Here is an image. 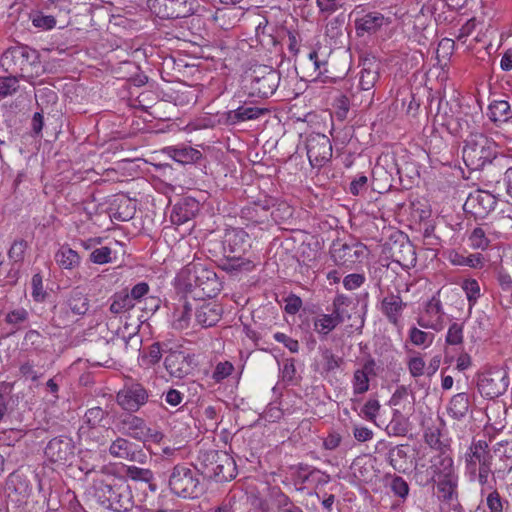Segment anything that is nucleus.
Instances as JSON below:
<instances>
[{"mask_svg":"<svg viewBox=\"0 0 512 512\" xmlns=\"http://www.w3.org/2000/svg\"><path fill=\"white\" fill-rule=\"evenodd\" d=\"M179 279L186 290L199 299L213 298L222 289V283L213 268L201 260L187 264L179 273Z\"/></svg>","mask_w":512,"mask_h":512,"instance_id":"f257e3e1","label":"nucleus"},{"mask_svg":"<svg viewBox=\"0 0 512 512\" xmlns=\"http://www.w3.org/2000/svg\"><path fill=\"white\" fill-rule=\"evenodd\" d=\"M96 501L106 509L115 512H127L134 506L129 484L122 478L108 480L96 479L93 484Z\"/></svg>","mask_w":512,"mask_h":512,"instance_id":"f03ea898","label":"nucleus"},{"mask_svg":"<svg viewBox=\"0 0 512 512\" xmlns=\"http://www.w3.org/2000/svg\"><path fill=\"white\" fill-rule=\"evenodd\" d=\"M196 467L203 478L215 482H227L236 477L235 460L228 453L217 450L200 451Z\"/></svg>","mask_w":512,"mask_h":512,"instance_id":"7ed1b4c3","label":"nucleus"},{"mask_svg":"<svg viewBox=\"0 0 512 512\" xmlns=\"http://www.w3.org/2000/svg\"><path fill=\"white\" fill-rule=\"evenodd\" d=\"M201 473L194 467L181 463L168 471V487L172 494L184 499H196L206 490L200 480Z\"/></svg>","mask_w":512,"mask_h":512,"instance_id":"20e7f679","label":"nucleus"},{"mask_svg":"<svg viewBox=\"0 0 512 512\" xmlns=\"http://www.w3.org/2000/svg\"><path fill=\"white\" fill-rule=\"evenodd\" d=\"M245 89L252 97L268 98L272 96L278 88L281 89L284 96H296L297 93L286 90V80L281 84L280 72L276 69L260 65L255 67L245 79Z\"/></svg>","mask_w":512,"mask_h":512,"instance_id":"39448f33","label":"nucleus"},{"mask_svg":"<svg viewBox=\"0 0 512 512\" xmlns=\"http://www.w3.org/2000/svg\"><path fill=\"white\" fill-rule=\"evenodd\" d=\"M496 155L495 142L483 133L471 132L467 135L462 149V158L469 169L482 170L487 164L492 165Z\"/></svg>","mask_w":512,"mask_h":512,"instance_id":"423d86ee","label":"nucleus"},{"mask_svg":"<svg viewBox=\"0 0 512 512\" xmlns=\"http://www.w3.org/2000/svg\"><path fill=\"white\" fill-rule=\"evenodd\" d=\"M89 308L88 294L77 286L67 293L63 302L54 305L51 323L57 328L68 327L76 318L84 316Z\"/></svg>","mask_w":512,"mask_h":512,"instance_id":"0eeeda50","label":"nucleus"},{"mask_svg":"<svg viewBox=\"0 0 512 512\" xmlns=\"http://www.w3.org/2000/svg\"><path fill=\"white\" fill-rule=\"evenodd\" d=\"M0 63L7 72L23 78L33 77L35 68L40 65L39 53L27 45L18 44L3 53Z\"/></svg>","mask_w":512,"mask_h":512,"instance_id":"6e6552de","label":"nucleus"},{"mask_svg":"<svg viewBox=\"0 0 512 512\" xmlns=\"http://www.w3.org/2000/svg\"><path fill=\"white\" fill-rule=\"evenodd\" d=\"M493 456L490 452L489 445L484 440L474 441L470 445L465 455L467 469L475 474L477 463L478 466V482L484 487L488 484L489 474L493 473L492 466Z\"/></svg>","mask_w":512,"mask_h":512,"instance_id":"1a4fd4ad","label":"nucleus"},{"mask_svg":"<svg viewBox=\"0 0 512 512\" xmlns=\"http://www.w3.org/2000/svg\"><path fill=\"white\" fill-rule=\"evenodd\" d=\"M246 236L242 230L232 231L226 235L223 243L226 263L223 265V269L227 271L241 270L250 265V262L243 259V254L250 246L246 241Z\"/></svg>","mask_w":512,"mask_h":512,"instance_id":"9d476101","label":"nucleus"},{"mask_svg":"<svg viewBox=\"0 0 512 512\" xmlns=\"http://www.w3.org/2000/svg\"><path fill=\"white\" fill-rule=\"evenodd\" d=\"M147 4L161 19L185 18L195 11L193 0H148Z\"/></svg>","mask_w":512,"mask_h":512,"instance_id":"9b49d317","label":"nucleus"},{"mask_svg":"<svg viewBox=\"0 0 512 512\" xmlns=\"http://www.w3.org/2000/svg\"><path fill=\"white\" fill-rule=\"evenodd\" d=\"M148 398L147 389L138 382L126 383L116 395L118 405L128 412H137Z\"/></svg>","mask_w":512,"mask_h":512,"instance_id":"f8f14e48","label":"nucleus"},{"mask_svg":"<svg viewBox=\"0 0 512 512\" xmlns=\"http://www.w3.org/2000/svg\"><path fill=\"white\" fill-rule=\"evenodd\" d=\"M306 150L312 167H322L332 157L331 141L321 133H312L307 137Z\"/></svg>","mask_w":512,"mask_h":512,"instance_id":"ddd939ff","label":"nucleus"},{"mask_svg":"<svg viewBox=\"0 0 512 512\" xmlns=\"http://www.w3.org/2000/svg\"><path fill=\"white\" fill-rule=\"evenodd\" d=\"M75 445L72 438L58 436L52 438L44 449L46 459L55 464L65 465L70 463L75 456Z\"/></svg>","mask_w":512,"mask_h":512,"instance_id":"4468645a","label":"nucleus"},{"mask_svg":"<svg viewBox=\"0 0 512 512\" xmlns=\"http://www.w3.org/2000/svg\"><path fill=\"white\" fill-rule=\"evenodd\" d=\"M193 355L179 349L169 348L164 358V367L167 373L173 377L182 379L192 373Z\"/></svg>","mask_w":512,"mask_h":512,"instance_id":"2eb2a0df","label":"nucleus"},{"mask_svg":"<svg viewBox=\"0 0 512 512\" xmlns=\"http://www.w3.org/2000/svg\"><path fill=\"white\" fill-rule=\"evenodd\" d=\"M364 250L365 246L361 243L348 244L337 240L333 242L330 253L336 265L351 268L355 263L360 262Z\"/></svg>","mask_w":512,"mask_h":512,"instance_id":"dca6fc26","label":"nucleus"},{"mask_svg":"<svg viewBox=\"0 0 512 512\" xmlns=\"http://www.w3.org/2000/svg\"><path fill=\"white\" fill-rule=\"evenodd\" d=\"M509 385L507 375H501L499 372L483 373L478 378V390L480 394L488 399H494L502 395Z\"/></svg>","mask_w":512,"mask_h":512,"instance_id":"f3484780","label":"nucleus"},{"mask_svg":"<svg viewBox=\"0 0 512 512\" xmlns=\"http://www.w3.org/2000/svg\"><path fill=\"white\" fill-rule=\"evenodd\" d=\"M114 433L111 426L97 427L81 425L78 430V437L81 445L92 450L107 445L111 440V434Z\"/></svg>","mask_w":512,"mask_h":512,"instance_id":"a211bd4d","label":"nucleus"},{"mask_svg":"<svg viewBox=\"0 0 512 512\" xmlns=\"http://www.w3.org/2000/svg\"><path fill=\"white\" fill-rule=\"evenodd\" d=\"M496 204L497 200L492 194L479 190L468 196L464 204V209L472 213L475 217L483 218L494 210Z\"/></svg>","mask_w":512,"mask_h":512,"instance_id":"6ab92c4d","label":"nucleus"},{"mask_svg":"<svg viewBox=\"0 0 512 512\" xmlns=\"http://www.w3.org/2000/svg\"><path fill=\"white\" fill-rule=\"evenodd\" d=\"M360 66L359 88L372 95V90L379 79L380 62L374 56L365 57L361 60Z\"/></svg>","mask_w":512,"mask_h":512,"instance_id":"aec40b11","label":"nucleus"},{"mask_svg":"<svg viewBox=\"0 0 512 512\" xmlns=\"http://www.w3.org/2000/svg\"><path fill=\"white\" fill-rule=\"evenodd\" d=\"M200 210V203L190 197H186L177 202L171 212V222L174 225H182L192 220Z\"/></svg>","mask_w":512,"mask_h":512,"instance_id":"412c9836","label":"nucleus"},{"mask_svg":"<svg viewBox=\"0 0 512 512\" xmlns=\"http://www.w3.org/2000/svg\"><path fill=\"white\" fill-rule=\"evenodd\" d=\"M134 448L135 445L129 440L117 437L109 446V454L114 458L143 463L146 458L145 454Z\"/></svg>","mask_w":512,"mask_h":512,"instance_id":"4be33fe9","label":"nucleus"},{"mask_svg":"<svg viewBox=\"0 0 512 512\" xmlns=\"http://www.w3.org/2000/svg\"><path fill=\"white\" fill-rule=\"evenodd\" d=\"M267 109L260 108L251 104H244L234 110H230L223 115L226 125H236L248 120H255L265 114Z\"/></svg>","mask_w":512,"mask_h":512,"instance_id":"5701e85b","label":"nucleus"},{"mask_svg":"<svg viewBox=\"0 0 512 512\" xmlns=\"http://www.w3.org/2000/svg\"><path fill=\"white\" fill-rule=\"evenodd\" d=\"M432 477L427 482H436L438 479L456 477L452 457L441 452L431 460Z\"/></svg>","mask_w":512,"mask_h":512,"instance_id":"b1692460","label":"nucleus"},{"mask_svg":"<svg viewBox=\"0 0 512 512\" xmlns=\"http://www.w3.org/2000/svg\"><path fill=\"white\" fill-rule=\"evenodd\" d=\"M384 24H386V18L380 12H369L362 17L355 19V29L359 37H363L365 34L376 33Z\"/></svg>","mask_w":512,"mask_h":512,"instance_id":"393cba45","label":"nucleus"},{"mask_svg":"<svg viewBox=\"0 0 512 512\" xmlns=\"http://www.w3.org/2000/svg\"><path fill=\"white\" fill-rule=\"evenodd\" d=\"M222 315V308L216 302L200 305L195 312L196 322L204 328L214 326Z\"/></svg>","mask_w":512,"mask_h":512,"instance_id":"a878e982","label":"nucleus"},{"mask_svg":"<svg viewBox=\"0 0 512 512\" xmlns=\"http://www.w3.org/2000/svg\"><path fill=\"white\" fill-rule=\"evenodd\" d=\"M405 307L400 295L391 293L381 301L380 310L391 324L397 325Z\"/></svg>","mask_w":512,"mask_h":512,"instance_id":"bb28decb","label":"nucleus"},{"mask_svg":"<svg viewBox=\"0 0 512 512\" xmlns=\"http://www.w3.org/2000/svg\"><path fill=\"white\" fill-rule=\"evenodd\" d=\"M145 421L135 415L128 414L120 418L117 428L123 435L129 436L135 440L142 436V429H144Z\"/></svg>","mask_w":512,"mask_h":512,"instance_id":"cd10ccee","label":"nucleus"},{"mask_svg":"<svg viewBox=\"0 0 512 512\" xmlns=\"http://www.w3.org/2000/svg\"><path fill=\"white\" fill-rule=\"evenodd\" d=\"M438 498L446 503L452 504L458 500V476L436 480Z\"/></svg>","mask_w":512,"mask_h":512,"instance_id":"c85d7f7f","label":"nucleus"},{"mask_svg":"<svg viewBox=\"0 0 512 512\" xmlns=\"http://www.w3.org/2000/svg\"><path fill=\"white\" fill-rule=\"evenodd\" d=\"M122 470L126 478L136 482L148 483L149 489L152 492L157 490V485L153 483L154 474L150 469L137 467L135 465H124Z\"/></svg>","mask_w":512,"mask_h":512,"instance_id":"c756f323","label":"nucleus"},{"mask_svg":"<svg viewBox=\"0 0 512 512\" xmlns=\"http://www.w3.org/2000/svg\"><path fill=\"white\" fill-rule=\"evenodd\" d=\"M353 477L359 483H370L375 477L374 466L365 458H356L351 465Z\"/></svg>","mask_w":512,"mask_h":512,"instance_id":"7c9ffc66","label":"nucleus"},{"mask_svg":"<svg viewBox=\"0 0 512 512\" xmlns=\"http://www.w3.org/2000/svg\"><path fill=\"white\" fill-rule=\"evenodd\" d=\"M392 255L401 266L410 267L416 264V252L409 240L395 246Z\"/></svg>","mask_w":512,"mask_h":512,"instance_id":"2f4dec72","label":"nucleus"},{"mask_svg":"<svg viewBox=\"0 0 512 512\" xmlns=\"http://www.w3.org/2000/svg\"><path fill=\"white\" fill-rule=\"evenodd\" d=\"M82 425L106 427L110 426L109 411L100 406H95L86 410Z\"/></svg>","mask_w":512,"mask_h":512,"instance_id":"473e14b6","label":"nucleus"},{"mask_svg":"<svg viewBox=\"0 0 512 512\" xmlns=\"http://www.w3.org/2000/svg\"><path fill=\"white\" fill-rule=\"evenodd\" d=\"M55 261L60 268L72 270L79 266L80 256L75 250L64 245L55 253Z\"/></svg>","mask_w":512,"mask_h":512,"instance_id":"72a5a7b5","label":"nucleus"},{"mask_svg":"<svg viewBox=\"0 0 512 512\" xmlns=\"http://www.w3.org/2000/svg\"><path fill=\"white\" fill-rule=\"evenodd\" d=\"M448 414L456 419L460 420L464 418L469 410V398L464 392L454 395L448 405Z\"/></svg>","mask_w":512,"mask_h":512,"instance_id":"f704fd0d","label":"nucleus"},{"mask_svg":"<svg viewBox=\"0 0 512 512\" xmlns=\"http://www.w3.org/2000/svg\"><path fill=\"white\" fill-rule=\"evenodd\" d=\"M489 118L493 122H508L512 118L510 104L505 100H495L489 107Z\"/></svg>","mask_w":512,"mask_h":512,"instance_id":"c9c22d12","label":"nucleus"},{"mask_svg":"<svg viewBox=\"0 0 512 512\" xmlns=\"http://www.w3.org/2000/svg\"><path fill=\"white\" fill-rule=\"evenodd\" d=\"M339 324L332 314H321L313 320L314 331L322 338L326 337Z\"/></svg>","mask_w":512,"mask_h":512,"instance_id":"e433bc0d","label":"nucleus"},{"mask_svg":"<svg viewBox=\"0 0 512 512\" xmlns=\"http://www.w3.org/2000/svg\"><path fill=\"white\" fill-rule=\"evenodd\" d=\"M351 304V298L339 294L333 300L331 314L334 316V318H336V320H338L340 323H343L346 319H350L351 317L348 310V307Z\"/></svg>","mask_w":512,"mask_h":512,"instance_id":"4c0bfd02","label":"nucleus"},{"mask_svg":"<svg viewBox=\"0 0 512 512\" xmlns=\"http://www.w3.org/2000/svg\"><path fill=\"white\" fill-rule=\"evenodd\" d=\"M508 442H498L494 446V453L499 454L503 459L504 464L499 469H496L493 475L497 474L499 477L503 478L505 474L512 471V448L510 450L507 449Z\"/></svg>","mask_w":512,"mask_h":512,"instance_id":"58836bf2","label":"nucleus"},{"mask_svg":"<svg viewBox=\"0 0 512 512\" xmlns=\"http://www.w3.org/2000/svg\"><path fill=\"white\" fill-rule=\"evenodd\" d=\"M135 306V303L130 299L129 293L122 291L115 293L111 297V304L109 310L113 314H122L130 311Z\"/></svg>","mask_w":512,"mask_h":512,"instance_id":"ea45409f","label":"nucleus"},{"mask_svg":"<svg viewBox=\"0 0 512 512\" xmlns=\"http://www.w3.org/2000/svg\"><path fill=\"white\" fill-rule=\"evenodd\" d=\"M172 158L182 164L194 163L202 158V153L192 147L171 148Z\"/></svg>","mask_w":512,"mask_h":512,"instance_id":"a19ab883","label":"nucleus"},{"mask_svg":"<svg viewBox=\"0 0 512 512\" xmlns=\"http://www.w3.org/2000/svg\"><path fill=\"white\" fill-rule=\"evenodd\" d=\"M491 491L486 496V506L489 512H506L509 509V502L503 498L499 491L490 487Z\"/></svg>","mask_w":512,"mask_h":512,"instance_id":"79ce46f5","label":"nucleus"},{"mask_svg":"<svg viewBox=\"0 0 512 512\" xmlns=\"http://www.w3.org/2000/svg\"><path fill=\"white\" fill-rule=\"evenodd\" d=\"M136 212V205L131 199L123 198L119 201V204L113 212V218L118 221H129L132 219Z\"/></svg>","mask_w":512,"mask_h":512,"instance_id":"37998d69","label":"nucleus"},{"mask_svg":"<svg viewBox=\"0 0 512 512\" xmlns=\"http://www.w3.org/2000/svg\"><path fill=\"white\" fill-rule=\"evenodd\" d=\"M454 114L455 111L451 106H449V102L440 99L436 118L438 121H441V125L445 126L448 130L452 129V126L456 121V118H454Z\"/></svg>","mask_w":512,"mask_h":512,"instance_id":"c03bdc74","label":"nucleus"},{"mask_svg":"<svg viewBox=\"0 0 512 512\" xmlns=\"http://www.w3.org/2000/svg\"><path fill=\"white\" fill-rule=\"evenodd\" d=\"M169 343L167 342H154L148 348V352L145 356L149 365H156L160 362L163 355H167L169 352Z\"/></svg>","mask_w":512,"mask_h":512,"instance_id":"a18cd8bd","label":"nucleus"},{"mask_svg":"<svg viewBox=\"0 0 512 512\" xmlns=\"http://www.w3.org/2000/svg\"><path fill=\"white\" fill-rule=\"evenodd\" d=\"M308 58L314 65V72L316 74V77H320V76L328 77L327 74L329 73V71L327 68L328 61H327L326 55H324L323 53H320L317 50H312L308 54Z\"/></svg>","mask_w":512,"mask_h":512,"instance_id":"49530a36","label":"nucleus"},{"mask_svg":"<svg viewBox=\"0 0 512 512\" xmlns=\"http://www.w3.org/2000/svg\"><path fill=\"white\" fill-rule=\"evenodd\" d=\"M321 355L324 360L323 370L326 373L334 372L344 363V359L335 355L331 349L325 348Z\"/></svg>","mask_w":512,"mask_h":512,"instance_id":"de8ad7c7","label":"nucleus"},{"mask_svg":"<svg viewBox=\"0 0 512 512\" xmlns=\"http://www.w3.org/2000/svg\"><path fill=\"white\" fill-rule=\"evenodd\" d=\"M387 478L391 479L389 487L394 495L405 500L409 494V485L406 480L398 475L387 476Z\"/></svg>","mask_w":512,"mask_h":512,"instance_id":"09e8293b","label":"nucleus"},{"mask_svg":"<svg viewBox=\"0 0 512 512\" xmlns=\"http://www.w3.org/2000/svg\"><path fill=\"white\" fill-rule=\"evenodd\" d=\"M451 261L454 265L459 266H468L472 268H481L483 266V257L481 254H470L468 256L455 254Z\"/></svg>","mask_w":512,"mask_h":512,"instance_id":"8fccbe9b","label":"nucleus"},{"mask_svg":"<svg viewBox=\"0 0 512 512\" xmlns=\"http://www.w3.org/2000/svg\"><path fill=\"white\" fill-rule=\"evenodd\" d=\"M369 377L362 371L355 370L352 378L353 393L361 395L369 390Z\"/></svg>","mask_w":512,"mask_h":512,"instance_id":"3c124183","label":"nucleus"},{"mask_svg":"<svg viewBox=\"0 0 512 512\" xmlns=\"http://www.w3.org/2000/svg\"><path fill=\"white\" fill-rule=\"evenodd\" d=\"M32 24L42 30H50L56 26V19L52 15H45L42 12H35L30 15Z\"/></svg>","mask_w":512,"mask_h":512,"instance_id":"603ef678","label":"nucleus"},{"mask_svg":"<svg viewBox=\"0 0 512 512\" xmlns=\"http://www.w3.org/2000/svg\"><path fill=\"white\" fill-rule=\"evenodd\" d=\"M28 243L24 239L15 240L10 249L8 250V257L14 263H20L24 260L25 252L27 250Z\"/></svg>","mask_w":512,"mask_h":512,"instance_id":"864d4df0","label":"nucleus"},{"mask_svg":"<svg viewBox=\"0 0 512 512\" xmlns=\"http://www.w3.org/2000/svg\"><path fill=\"white\" fill-rule=\"evenodd\" d=\"M470 245L474 249L485 250L490 243V240L486 236V232L482 227H476L473 229L469 236Z\"/></svg>","mask_w":512,"mask_h":512,"instance_id":"5fc2aeb1","label":"nucleus"},{"mask_svg":"<svg viewBox=\"0 0 512 512\" xmlns=\"http://www.w3.org/2000/svg\"><path fill=\"white\" fill-rule=\"evenodd\" d=\"M192 308L188 303H185L182 309H179L174 314L173 326L176 329L183 330L188 327Z\"/></svg>","mask_w":512,"mask_h":512,"instance_id":"6e6d98bb","label":"nucleus"},{"mask_svg":"<svg viewBox=\"0 0 512 512\" xmlns=\"http://www.w3.org/2000/svg\"><path fill=\"white\" fill-rule=\"evenodd\" d=\"M268 496L271 503L279 510L291 504L290 498L279 487H271Z\"/></svg>","mask_w":512,"mask_h":512,"instance_id":"4d7b16f0","label":"nucleus"},{"mask_svg":"<svg viewBox=\"0 0 512 512\" xmlns=\"http://www.w3.org/2000/svg\"><path fill=\"white\" fill-rule=\"evenodd\" d=\"M409 339L416 346H429L433 342L434 335L412 327L409 330Z\"/></svg>","mask_w":512,"mask_h":512,"instance_id":"13d9d810","label":"nucleus"},{"mask_svg":"<svg viewBox=\"0 0 512 512\" xmlns=\"http://www.w3.org/2000/svg\"><path fill=\"white\" fill-rule=\"evenodd\" d=\"M472 116L466 115L465 117L456 118V121L454 122V125L452 126V129H450V133L459 135L460 137L463 136L464 133H467L470 135L471 132H477L474 126L470 125V119H472Z\"/></svg>","mask_w":512,"mask_h":512,"instance_id":"bf43d9fd","label":"nucleus"},{"mask_svg":"<svg viewBox=\"0 0 512 512\" xmlns=\"http://www.w3.org/2000/svg\"><path fill=\"white\" fill-rule=\"evenodd\" d=\"M19 89L18 78L16 76L0 78V97L11 96Z\"/></svg>","mask_w":512,"mask_h":512,"instance_id":"052dcab7","label":"nucleus"},{"mask_svg":"<svg viewBox=\"0 0 512 512\" xmlns=\"http://www.w3.org/2000/svg\"><path fill=\"white\" fill-rule=\"evenodd\" d=\"M448 345H459L463 342V324L453 322L447 331L445 338Z\"/></svg>","mask_w":512,"mask_h":512,"instance_id":"680f3d73","label":"nucleus"},{"mask_svg":"<svg viewBox=\"0 0 512 512\" xmlns=\"http://www.w3.org/2000/svg\"><path fill=\"white\" fill-rule=\"evenodd\" d=\"M462 288L466 293L469 305H474L480 296L479 283L475 279H467L463 282Z\"/></svg>","mask_w":512,"mask_h":512,"instance_id":"e2e57ef3","label":"nucleus"},{"mask_svg":"<svg viewBox=\"0 0 512 512\" xmlns=\"http://www.w3.org/2000/svg\"><path fill=\"white\" fill-rule=\"evenodd\" d=\"M112 250L109 247H101L93 250L90 254V261L95 264H107L112 261Z\"/></svg>","mask_w":512,"mask_h":512,"instance_id":"0e129e2a","label":"nucleus"},{"mask_svg":"<svg viewBox=\"0 0 512 512\" xmlns=\"http://www.w3.org/2000/svg\"><path fill=\"white\" fill-rule=\"evenodd\" d=\"M29 313L24 308L15 309L10 311L6 317L5 321L10 325H20L28 320Z\"/></svg>","mask_w":512,"mask_h":512,"instance_id":"69168bd1","label":"nucleus"},{"mask_svg":"<svg viewBox=\"0 0 512 512\" xmlns=\"http://www.w3.org/2000/svg\"><path fill=\"white\" fill-rule=\"evenodd\" d=\"M316 473H320V470L307 464L300 463L297 466V478L301 484L307 483L311 478L314 479Z\"/></svg>","mask_w":512,"mask_h":512,"instance_id":"338daca9","label":"nucleus"},{"mask_svg":"<svg viewBox=\"0 0 512 512\" xmlns=\"http://www.w3.org/2000/svg\"><path fill=\"white\" fill-rule=\"evenodd\" d=\"M412 377L417 378L424 374L425 361L420 356L411 357L407 362Z\"/></svg>","mask_w":512,"mask_h":512,"instance_id":"774afa93","label":"nucleus"}]
</instances>
